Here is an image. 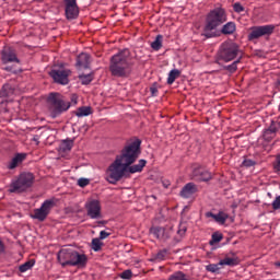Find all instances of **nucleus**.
Instances as JSON below:
<instances>
[{"instance_id": "21", "label": "nucleus", "mask_w": 280, "mask_h": 280, "mask_svg": "<svg viewBox=\"0 0 280 280\" xmlns=\"http://www.w3.org/2000/svg\"><path fill=\"white\" fill-rule=\"evenodd\" d=\"M237 26L235 25V22H228L222 26L221 33H223L224 36H231V34H235Z\"/></svg>"}, {"instance_id": "8", "label": "nucleus", "mask_w": 280, "mask_h": 280, "mask_svg": "<svg viewBox=\"0 0 280 280\" xmlns=\"http://www.w3.org/2000/svg\"><path fill=\"white\" fill-rule=\"evenodd\" d=\"M54 207H56V199L45 200L40 208L34 210V213L31 215V218L33 220H38V222H45V220H47V215H49Z\"/></svg>"}, {"instance_id": "46", "label": "nucleus", "mask_w": 280, "mask_h": 280, "mask_svg": "<svg viewBox=\"0 0 280 280\" xmlns=\"http://www.w3.org/2000/svg\"><path fill=\"white\" fill-rule=\"evenodd\" d=\"M4 250H5V245L3 244V241L0 238V255L4 253Z\"/></svg>"}, {"instance_id": "18", "label": "nucleus", "mask_w": 280, "mask_h": 280, "mask_svg": "<svg viewBox=\"0 0 280 280\" xmlns=\"http://www.w3.org/2000/svg\"><path fill=\"white\" fill-rule=\"evenodd\" d=\"M91 65V55L86 52H81L77 57V67L89 69V66Z\"/></svg>"}, {"instance_id": "32", "label": "nucleus", "mask_w": 280, "mask_h": 280, "mask_svg": "<svg viewBox=\"0 0 280 280\" xmlns=\"http://www.w3.org/2000/svg\"><path fill=\"white\" fill-rule=\"evenodd\" d=\"M79 79L81 80L82 84H91V82H93V74H80Z\"/></svg>"}, {"instance_id": "51", "label": "nucleus", "mask_w": 280, "mask_h": 280, "mask_svg": "<svg viewBox=\"0 0 280 280\" xmlns=\"http://www.w3.org/2000/svg\"><path fill=\"white\" fill-rule=\"evenodd\" d=\"M277 266L280 268V262H277Z\"/></svg>"}, {"instance_id": "33", "label": "nucleus", "mask_w": 280, "mask_h": 280, "mask_svg": "<svg viewBox=\"0 0 280 280\" xmlns=\"http://www.w3.org/2000/svg\"><path fill=\"white\" fill-rule=\"evenodd\" d=\"M168 280H190L187 278V275L183 273V271H177L170 277Z\"/></svg>"}, {"instance_id": "6", "label": "nucleus", "mask_w": 280, "mask_h": 280, "mask_svg": "<svg viewBox=\"0 0 280 280\" xmlns=\"http://www.w3.org/2000/svg\"><path fill=\"white\" fill-rule=\"evenodd\" d=\"M244 52L240 49V45L233 42H224L221 44L219 51L217 54V60H222L223 62H231L233 60H242Z\"/></svg>"}, {"instance_id": "26", "label": "nucleus", "mask_w": 280, "mask_h": 280, "mask_svg": "<svg viewBox=\"0 0 280 280\" xmlns=\"http://www.w3.org/2000/svg\"><path fill=\"white\" fill-rule=\"evenodd\" d=\"M179 77H180V70L178 69L171 70L167 78V84H174V82H176V78H179Z\"/></svg>"}, {"instance_id": "7", "label": "nucleus", "mask_w": 280, "mask_h": 280, "mask_svg": "<svg viewBox=\"0 0 280 280\" xmlns=\"http://www.w3.org/2000/svg\"><path fill=\"white\" fill-rule=\"evenodd\" d=\"M32 185H34V174L21 173L19 177L11 183L9 191L11 194H23V191H27Z\"/></svg>"}, {"instance_id": "28", "label": "nucleus", "mask_w": 280, "mask_h": 280, "mask_svg": "<svg viewBox=\"0 0 280 280\" xmlns=\"http://www.w3.org/2000/svg\"><path fill=\"white\" fill-rule=\"evenodd\" d=\"M75 115H77V117H89V115H91V107H89V106L80 107L77 110Z\"/></svg>"}, {"instance_id": "38", "label": "nucleus", "mask_w": 280, "mask_h": 280, "mask_svg": "<svg viewBox=\"0 0 280 280\" xmlns=\"http://www.w3.org/2000/svg\"><path fill=\"white\" fill-rule=\"evenodd\" d=\"M271 207L275 211L279 210V208H280V196L276 197V199L271 203Z\"/></svg>"}, {"instance_id": "40", "label": "nucleus", "mask_w": 280, "mask_h": 280, "mask_svg": "<svg viewBox=\"0 0 280 280\" xmlns=\"http://www.w3.org/2000/svg\"><path fill=\"white\" fill-rule=\"evenodd\" d=\"M242 165H243V167H253V165H255V161H253V160H244Z\"/></svg>"}, {"instance_id": "9", "label": "nucleus", "mask_w": 280, "mask_h": 280, "mask_svg": "<svg viewBox=\"0 0 280 280\" xmlns=\"http://www.w3.org/2000/svg\"><path fill=\"white\" fill-rule=\"evenodd\" d=\"M273 33H275V25L272 24L253 26L250 28V33L248 34V39L257 40V38H261V36H270Z\"/></svg>"}, {"instance_id": "19", "label": "nucleus", "mask_w": 280, "mask_h": 280, "mask_svg": "<svg viewBox=\"0 0 280 280\" xmlns=\"http://www.w3.org/2000/svg\"><path fill=\"white\" fill-rule=\"evenodd\" d=\"M206 218H213L214 222H217L218 224H225L226 220H229V214L222 211L217 214H214L213 212H206Z\"/></svg>"}, {"instance_id": "36", "label": "nucleus", "mask_w": 280, "mask_h": 280, "mask_svg": "<svg viewBox=\"0 0 280 280\" xmlns=\"http://www.w3.org/2000/svg\"><path fill=\"white\" fill-rule=\"evenodd\" d=\"M233 10L234 12H236V14H242V12H244V5H242V3L236 2L233 4Z\"/></svg>"}, {"instance_id": "35", "label": "nucleus", "mask_w": 280, "mask_h": 280, "mask_svg": "<svg viewBox=\"0 0 280 280\" xmlns=\"http://www.w3.org/2000/svg\"><path fill=\"white\" fill-rule=\"evenodd\" d=\"M277 130H279V124L271 121V125L266 130V132H267V135H275V132H277Z\"/></svg>"}, {"instance_id": "29", "label": "nucleus", "mask_w": 280, "mask_h": 280, "mask_svg": "<svg viewBox=\"0 0 280 280\" xmlns=\"http://www.w3.org/2000/svg\"><path fill=\"white\" fill-rule=\"evenodd\" d=\"M102 246H104V243H102L100 238L92 240V250H94V253H100V250H102Z\"/></svg>"}, {"instance_id": "13", "label": "nucleus", "mask_w": 280, "mask_h": 280, "mask_svg": "<svg viewBox=\"0 0 280 280\" xmlns=\"http://www.w3.org/2000/svg\"><path fill=\"white\" fill-rule=\"evenodd\" d=\"M65 1V12L66 19L73 21L77 16L80 15V9L78 8V0H63Z\"/></svg>"}, {"instance_id": "44", "label": "nucleus", "mask_w": 280, "mask_h": 280, "mask_svg": "<svg viewBox=\"0 0 280 280\" xmlns=\"http://www.w3.org/2000/svg\"><path fill=\"white\" fill-rule=\"evenodd\" d=\"M71 104H72V106H75V104H78V95H75V94L71 95V103H70V105Z\"/></svg>"}, {"instance_id": "48", "label": "nucleus", "mask_w": 280, "mask_h": 280, "mask_svg": "<svg viewBox=\"0 0 280 280\" xmlns=\"http://www.w3.org/2000/svg\"><path fill=\"white\" fill-rule=\"evenodd\" d=\"M100 224H106V221H100Z\"/></svg>"}, {"instance_id": "14", "label": "nucleus", "mask_w": 280, "mask_h": 280, "mask_svg": "<svg viewBox=\"0 0 280 280\" xmlns=\"http://www.w3.org/2000/svg\"><path fill=\"white\" fill-rule=\"evenodd\" d=\"M1 60L3 65H8V62H21V60L18 59L16 52L12 50L10 47H4L1 51Z\"/></svg>"}, {"instance_id": "24", "label": "nucleus", "mask_w": 280, "mask_h": 280, "mask_svg": "<svg viewBox=\"0 0 280 280\" xmlns=\"http://www.w3.org/2000/svg\"><path fill=\"white\" fill-rule=\"evenodd\" d=\"M242 62V59L237 58L231 65L223 66V71H228L229 73H235L237 71V65Z\"/></svg>"}, {"instance_id": "27", "label": "nucleus", "mask_w": 280, "mask_h": 280, "mask_svg": "<svg viewBox=\"0 0 280 280\" xmlns=\"http://www.w3.org/2000/svg\"><path fill=\"white\" fill-rule=\"evenodd\" d=\"M36 265V260L31 259L24 264H22L19 267L20 272H27V270H32V268H34V266Z\"/></svg>"}, {"instance_id": "31", "label": "nucleus", "mask_w": 280, "mask_h": 280, "mask_svg": "<svg viewBox=\"0 0 280 280\" xmlns=\"http://www.w3.org/2000/svg\"><path fill=\"white\" fill-rule=\"evenodd\" d=\"M222 240H223L222 234L215 232V233L212 234L209 244H210V246H213V244H218V243L222 242Z\"/></svg>"}, {"instance_id": "30", "label": "nucleus", "mask_w": 280, "mask_h": 280, "mask_svg": "<svg viewBox=\"0 0 280 280\" xmlns=\"http://www.w3.org/2000/svg\"><path fill=\"white\" fill-rule=\"evenodd\" d=\"M165 257H167V249H162L153 256V261H164Z\"/></svg>"}, {"instance_id": "1", "label": "nucleus", "mask_w": 280, "mask_h": 280, "mask_svg": "<svg viewBox=\"0 0 280 280\" xmlns=\"http://www.w3.org/2000/svg\"><path fill=\"white\" fill-rule=\"evenodd\" d=\"M141 154V140L137 139L133 142L125 145L120 154L116 156L115 161L108 166L106 171V180L110 185H117L124 178L126 172L137 174L143 172L148 161L139 160L138 164L132 165Z\"/></svg>"}, {"instance_id": "20", "label": "nucleus", "mask_w": 280, "mask_h": 280, "mask_svg": "<svg viewBox=\"0 0 280 280\" xmlns=\"http://www.w3.org/2000/svg\"><path fill=\"white\" fill-rule=\"evenodd\" d=\"M219 266H230L231 268L240 266V258L225 256L219 261Z\"/></svg>"}, {"instance_id": "22", "label": "nucleus", "mask_w": 280, "mask_h": 280, "mask_svg": "<svg viewBox=\"0 0 280 280\" xmlns=\"http://www.w3.org/2000/svg\"><path fill=\"white\" fill-rule=\"evenodd\" d=\"M14 93V86H12L10 83H7L2 86L0 91V97H12Z\"/></svg>"}, {"instance_id": "5", "label": "nucleus", "mask_w": 280, "mask_h": 280, "mask_svg": "<svg viewBox=\"0 0 280 280\" xmlns=\"http://www.w3.org/2000/svg\"><path fill=\"white\" fill-rule=\"evenodd\" d=\"M47 102L48 113L51 119L60 117L62 113H67V110L71 108V102L67 101V98L58 92L50 93L48 95Z\"/></svg>"}, {"instance_id": "50", "label": "nucleus", "mask_w": 280, "mask_h": 280, "mask_svg": "<svg viewBox=\"0 0 280 280\" xmlns=\"http://www.w3.org/2000/svg\"><path fill=\"white\" fill-rule=\"evenodd\" d=\"M5 71H10V67H7V68H5Z\"/></svg>"}, {"instance_id": "34", "label": "nucleus", "mask_w": 280, "mask_h": 280, "mask_svg": "<svg viewBox=\"0 0 280 280\" xmlns=\"http://www.w3.org/2000/svg\"><path fill=\"white\" fill-rule=\"evenodd\" d=\"M220 266H222V265H220V262H218V264H210V265L206 266V270L208 272L215 273V272H219Z\"/></svg>"}, {"instance_id": "45", "label": "nucleus", "mask_w": 280, "mask_h": 280, "mask_svg": "<svg viewBox=\"0 0 280 280\" xmlns=\"http://www.w3.org/2000/svg\"><path fill=\"white\" fill-rule=\"evenodd\" d=\"M150 91H151V95L153 97H156V93H159V90L156 89V86H151L150 88Z\"/></svg>"}, {"instance_id": "11", "label": "nucleus", "mask_w": 280, "mask_h": 280, "mask_svg": "<svg viewBox=\"0 0 280 280\" xmlns=\"http://www.w3.org/2000/svg\"><path fill=\"white\" fill-rule=\"evenodd\" d=\"M190 177L192 180H196V183H209V180L212 178V175L201 165H194Z\"/></svg>"}, {"instance_id": "3", "label": "nucleus", "mask_w": 280, "mask_h": 280, "mask_svg": "<svg viewBox=\"0 0 280 280\" xmlns=\"http://www.w3.org/2000/svg\"><path fill=\"white\" fill-rule=\"evenodd\" d=\"M228 20L229 15L226 14V9L222 8V5L210 10L206 16L203 36L206 38H214L218 27H222Z\"/></svg>"}, {"instance_id": "12", "label": "nucleus", "mask_w": 280, "mask_h": 280, "mask_svg": "<svg viewBox=\"0 0 280 280\" xmlns=\"http://www.w3.org/2000/svg\"><path fill=\"white\" fill-rule=\"evenodd\" d=\"M70 74L71 70L65 68L54 69L49 72L50 78H52L57 84H62L63 86L69 84Z\"/></svg>"}, {"instance_id": "23", "label": "nucleus", "mask_w": 280, "mask_h": 280, "mask_svg": "<svg viewBox=\"0 0 280 280\" xmlns=\"http://www.w3.org/2000/svg\"><path fill=\"white\" fill-rule=\"evenodd\" d=\"M72 148H73V140H63L60 143L58 151L59 152H71Z\"/></svg>"}, {"instance_id": "4", "label": "nucleus", "mask_w": 280, "mask_h": 280, "mask_svg": "<svg viewBox=\"0 0 280 280\" xmlns=\"http://www.w3.org/2000/svg\"><path fill=\"white\" fill-rule=\"evenodd\" d=\"M57 259L61 264L62 268L72 266L77 268H84L89 264V257L85 254H80L78 250L71 247H65L57 254Z\"/></svg>"}, {"instance_id": "25", "label": "nucleus", "mask_w": 280, "mask_h": 280, "mask_svg": "<svg viewBox=\"0 0 280 280\" xmlns=\"http://www.w3.org/2000/svg\"><path fill=\"white\" fill-rule=\"evenodd\" d=\"M163 47V35H158L155 39L151 43V48L154 51H159Z\"/></svg>"}, {"instance_id": "10", "label": "nucleus", "mask_w": 280, "mask_h": 280, "mask_svg": "<svg viewBox=\"0 0 280 280\" xmlns=\"http://www.w3.org/2000/svg\"><path fill=\"white\" fill-rule=\"evenodd\" d=\"M85 210L88 218H91V220L102 219V205L100 203V200L92 199L85 202Z\"/></svg>"}, {"instance_id": "17", "label": "nucleus", "mask_w": 280, "mask_h": 280, "mask_svg": "<svg viewBox=\"0 0 280 280\" xmlns=\"http://www.w3.org/2000/svg\"><path fill=\"white\" fill-rule=\"evenodd\" d=\"M196 191H198V186H196L194 183H188L182 188L179 195L182 198H191Z\"/></svg>"}, {"instance_id": "37", "label": "nucleus", "mask_w": 280, "mask_h": 280, "mask_svg": "<svg viewBox=\"0 0 280 280\" xmlns=\"http://www.w3.org/2000/svg\"><path fill=\"white\" fill-rule=\"evenodd\" d=\"M120 279H132V270L127 269L120 273Z\"/></svg>"}, {"instance_id": "15", "label": "nucleus", "mask_w": 280, "mask_h": 280, "mask_svg": "<svg viewBox=\"0 0 280 280\" xmlns=\"http://www.w3.org/2000/svg\"><path fill=\"white\" fill-rule=\"evenodd\" d=\"M150 232L152 233V235H154V237H156V240L165 241L172 237V230H167L165 228H152Z\"/></svg>"}, {"instance_id": "42", "label": "nucleus", "mask_w": 280, "mask_h": 280, "mask_svg": "<svg viewBox=\"0 0 280 280\" xmlns=\"http://www.w3.org/2000/svg\"><path fill=\"white\" fill-rule=\"evenodd\" d=\"M106 237H110V233H108L106 231H101L98 240H101V241L106 240Z\"/></svg>"}, {"instance_id": "2", "label": "nucleus", "mask_w": 280, "mask_h": 280, "mask_svg": "<svg viewBox=\"0 0 280 280\" xmlns=\"http://www.w3.org/2000/svg\"><path fill=\"white\" fill-rule=\"evenodd\" d=\"M130 50L125 48L109 59V71L114 78H128L132 73Z\"/></svg>"}, {"instance_id": "47", "label": "nucleus", "mask_w": 280, "mask_h": 280, "mask_svg": "<svg viewBox=\"0 0 280 280\" xmlns=\"http://www.w3.org/2000/svg\"><path fill=\"white\" fill-rule=\"evenodd\" d=\"M38 139H39L38 136L33 137V141H35V143L37 144L39 143Z\"/></svg>"}, {"instance_id": "39", "label": "nucleus", "mask_w": 280, "mask_h": 280, "mask_svg": "<svg viewBox=\"0 0 280 280\" xmlns=\"http://www.w3.org/2000/svg\"><path fill=\"white\" fill-rule=\"evenodd\" d=\"M177 233L178 235H184L185 233H187V224L180 223Z\"/></svg>"}, {"instance_id": "49", "label": "nucleus", "mask_w": 280, "mask_h": 280, "mask_svg": "<svg viewBox=\"0 0 280 280\" xmlns=\"http://www.w3.org/2000/svg\"><path fill=\"white\" fill-rule=\"evenodd\" d=\"M277 84H278V86H279V89H280V79L278 80Z\"/></svg>"}, {"instance_id": "16", "label": "nucleus", "mask_w": 280, "mask_h": 280, "mask_svg": "<svg viewBox=\"0 0 280 280\" xmlns=\"http://www.w3.org/2000/svg\"><path fill=\"white\" fill-rule=\"evenodd\" d=\"M27 159L25 153H16L8 164V170H16Z\"/></svg>"}, {"instance_id": "41", "label": "nucleus", "mask_w": 280, "mask_h": 280, "mask_svg": "<svg viewBox=\"0 0 280 280\" xmlns=\"http://www.w3.org/2000/svg\"><path fill=\"white\" fill-rule=\"evenodd\" d=\"M78 185H79V187H86V185H89V179L88 178H80L78 180Z\"/></svg>"}, {"instance_id": "43", "label": "nucleus", "mask_w": 280, "mask_h": 280, "mask_svg": "<svg viewBox=\"0 0 280 280\" xmlns=\"http://www.w3.org/2000/svg\"><path fill=\"white\" fill-rule=\"evenodd\" d=\"M275 170L280 175V155L277 156V164L275 165Z\"/></svg>"}]
</instances>
